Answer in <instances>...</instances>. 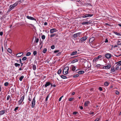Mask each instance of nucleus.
Wrapping results in <instances>:
<instances>
[{
  "label": "nucleus",
  "instance_id": "bf43d9fd",
  "mask_svg": "<svg viewBox=\"0 0 121 121\" xmlns=\"http://www.w3.org/2000/svg\"><path fill=\"white\" fill-rule=\"evenodd\" d=\"M59 52V50H55L54 51V52L55 53H57Z\"/></svg>",
  "mask_w": 121,
  "mask_h": 121
},
{
  "label": "nucleus",
  "instance_id": "c85d7f7f",
  "mask_svg": "<svg viewBox=\"0 0 121 121\" xmlns=\"http://www.w3.org/2000/svg\"><path fill=\"white\" fill-rule=\"evenodd\" d=\"M8 52L10 53H11L12 52V51L11 49L10 48H8L7 49Z\"/></svg>",
  "mask_w": 121,
  "mask_h": 121
},
{
  "label": "nucleus",
  "instance_id": "f03ea898",
  "mask_svg": "<svg viewBox=\"0 0 121 121\" xmlns=\"http://www.w3.org/2000/svg\"><path fill=\"white\" fill-rule=\"evenodd\" d=\"M87 38V36H85L80 38L78 42L79 43H82L83 42L85 41Z\"/></svg>",
  "mask_w": 121,
  "mask_h": 121
},
{
  "label": "nucleus",
  "instance_id": "6ab92c4d",
  "mask_svg": "<svg viewBox=\"0 0 121 121\" xmlns=\"http://www.w3.org/2000/svg\"><path fill=\"white\" fill-rule=\"evenodd\" d=\"M5 110H1L0 111V115H2L4 114L5 113Z\"/></svg>",
  "mask_w": 121,
  "mask_h": 121
},
{
  "label": "nucleus",
  "instance_id": "58836bf2",
  "mask_svg": "<svg viewBox=\"0 0 121 121\" xmlns=\"http://www.w3.org/2000/svg\"><path fill=\"white\" fill-rule=\"evenodd\" d=\"M37 54V52L36 51H34L33 52V54L35 56Z\"/></svg>",
  "mask_w": 121,
  "mask_h": 121
},
{
  "label": "nucleus",
  "instance_id": "bb28decb",
  "mask_svg": "<svg viewBox=\"0 0 121 121\" xmlns=\"http://www.w3.org/2000/svg\"><path fill=\"white\" fill-rule=\"evenodd\" d=\"M61 77L64 79H65L67 78V77L66 76H64V75H62L60 76Z\"/></svg>",
  "mask_w": 121,
  "mask_h": 121
},
{
  "label": "nucleus",
  "instance_id": "39448f33",
  "mask_svg": "<svg viewBox=\"0 0 121 121\" xmlns=\"http://www.w3.org/2000/svg\"><path fill=\"white\" fill-rule=\"evenodd\" d=\"M111 65L110 64H109L106 66H104L103 67V69H109L111 67Z\"/></svg>",
  "mask_w": 121,
  "mask_h": 121
},
{
  "label": "nucleus",
  "instance_id": "a878e982",
  "mask_svg": "<svg viewBox=\"0 0 121 121\" xmlns=\"http://www.w3.org/2000/svg\"><path fill=\"white\" fill-rule=\"evenodd\" d=\"M84 72L83 71H79L78 73L79 74H81L84 73Z\"/></svg>",
  "mask_w": 121,
  "mask_h": 121
},
{
  "label": "nucleus",
  "instance_id": "412c9836",
  "mask_svg": "<svg viewBox=\"0 0 121 121\" xmlns=\"http://www.w3.org/2000/svg\"><path fill=\"white\" fill-rule=\"evenodd\" d=\"M113 33L115 34L118 36H121V35L119 33H118L116 32H114Z\"/></svg>",
  "mask_w": 121,
  "mask_h": 121
},
{
  "label": "nucleus",
  "instance_id": "7c9ffc66",
  "mask_svg": "<svg viewBox=\"0 0 121 121\" xmlns=\"http://www.w3.org/2000/svg\"><path fill=\"white\" fill-rule=\"evenodd\" d=\"M117 44L118 45H121V42L120 41H118L117 42Z\"/></svg>",
  "mask_w": 121,
  "mask_h": 121
},
{
  "label": "nucleus",
  "instance_id": "f8f14e48",
  "mask_svg": "<svg viewBox=\"0 0 121 121\" xmlns=\"http://www.w3.org/2000/svg\"><path fill=\"white\" fill-rule=\"evenodd\" d=\"M23 54L22 52L20 53L17 54L16 55V56L17 57H20L23 55Z\"/></svg>",
  "mask_w": 121,
  "mask_h": 121
},
{
  "label": "nucleus",
  "instance_id": "680f3d73",
  "mask_svg": "<svg viewBox=\"0 0 121 121\" xmlns=\"http://www.w3.org/2000/svg\"><path fill=\"white\" fill-rule=\"evenodd\" d=\"M28 100L29 101H31V98H30V97H29Z\"/></svg>",
  "mask_w": 121,
  "mask_h": 121
},
{
  "label": "nucleus",
  "instance_id": "a19ab883",
  "mask_svg": "<svg viewBox=\"0 0 121 121\" xmlns=\"http://www.w3.org/2000/svg\"><path fill=\"white\" fill-rule=\"evenodd\" d=\"M9 84L8 82H6L4 83V85L5 86H7Z\"/></svg>",
  "mask_w": 121,
  "mask_h": 121
},
{
  "label": "nucleus",
  "instance_id": "dca6fc26",
  "mask_svg": "<svg viewBox=\"0 0 121 121\" xmlns=\"http://www.w3.org/2000/svg\"><path fill=\"white\" fill-rule=\"evenodd\" d=\"M77 51H75L74 52H73L71 53L70 54V55L71 56H73L75 55H76L77 53Z\"/></svg>",
  "mask_w": 121,
  "mask_h": 121
},
{
  "label": "nucleus",
  "instance_id": "a211bd4d",
  "mask_svg": "<svg viewBox=\"0 0 121 121\" xmlns=\"http://www.w3.org/2000/svg\"><path fill=\"white\" fill-rule=\"evenodd\" d=\"M110 71L111 73H113L115 71V70L114 69V67H112Z\"/></svg>",
  "mask_w": 121,
  "mask_h": 121
},
{
  "label": "nucleus",
  "instance_id": "4be33fe9",
  "mask_svg": "<svg viewBox=\"0 0 121 121\" xmlns=\"http://www.w3.org/2000/svg\"><path fill=\"white\" fill-rule=\"evenodd\" d=\"M76 67L74 66L73 65V66L72 68V71H74L76 69Z\"/></svg>",
  "mask_w": 121,
  "mask_h": 121
},
{
  "label": "nucleus",
  "instance_id": "338daca9",
  "mask_svg": "<svg viewBox=\"0 0 121 121\" xmlns=\"http://www.w3.org/2000/svg\"><path fill=\"white\" fill-rule=\"evenodd\" d=\"M80 109L81 110L83 108V107L82 106H80Z\"/></svg>",
  "mask_w": 121,
  "mask_h": 121
},
{
  "label": "nucleus",
  "instance_id": "37998d69",
  "mask_svg": "<svg viewBox=\"0 0 121 121\" xmlns=\"http://www.w3.org/2000/svg\"><path fill=\"white\" fill-rule=\"evenodd\" d=\"M19 1H17L14 4V5H15V6H16L17 5L18 3H19Z\"/></svg>",
  "mask_w": 121,
  "mask_h": 121
},
{
  "label": "nucleus",
  "instance_id": "774afa93",
  "mask_svg": "<svg viewBox=\"0 0 121 121\" xmlns=\"http://www.w3.org/2000/svg\"><path fill=\"white\" fill-rule=\"evenodd\" d=\"M61 99H62L61 97H60L59 99V101H60L61 100Z\"/></svg>",
  "mask_w": 121,
  "mask_h": 121
},
{
  "label": "nucleus",
  "instance_id": "c9c22d12",
  "mask_svg": "<svg viewBox=\"0 0 121 121\" xmlns=\"http://www.w3.org/2000/svg\"><path fill=\"white\" fill-rule=\"evenodd\" d=\"M27 59V58L26 56H24V57H23L22 59V60L23 61H24L25 60H26Z\"/></svg>",
  "mask_w": 121,
  "mask_h": 121
},
{
  "label": "nucleus",
  "instance_id": "423d86ee",
  "mask_svg": "<svg viewBox=\"0 0 121 121\" xmlns=\"http://www.w3.org/2000/svg\"><path fill=\"white\" fill-rule=\"evenodd\" d=\"M93 14H86L83 15L82 16V17L84 18H86L88 17H90L93 16Z\"/></svg>",
  "mask_w": 121,
  "mask_h": 121
},
{
  "label": "nucleus",
  "instance_id": "864d4df0",
  "mask_svg": "<svg viewBox=\"0 0 121 121\" xmlns=\"http://www.w3.org/2000/svg\"><path fill=\"white\" fill-rule=\"evenodd\" d=\"M108 40L107 38L105 39V40L104 41V42L105 43H108Z\"/></svg>",
  "mask_w": 121,
  "mask_h": 121
},
{
  "label": "nucleus",
  "instance_id": "de8ad7c7",
  "mask_svg": "<svg viewBox=\"0 0 121 121\" xmlns=\"http://www.w3.org/2000/svg\"><path fill=\"white\" fill-rule=\"evenodd\" d=\"M79 75L78 74H77L73 76V77L74 78L77 77L79 76Z\"/></svg>",
  "mask_w": 121,
  "mask_h": 121
},
{
  "label": "nucleus",
  "instance_id": "aec40b11",
  "mask_svg": "<svg viewBox=\"0 0 121 121\" xmlns=\"http://www.w3.org/2000/svg\"><path fill=\"white\" fill-rule=\"evenodd\" d=\"M109 83V82L107 81H106L104 82V85L106 86H108Z\"/></svg>",
  "mask_w": 121,
  "mask_h": 121
},
{
  "label": "nucleus",
  "instance_id": "4d7b16f0",
  "mask_svg": "<svg viewBox=\"0 0 121 121\" xmlns=\"http://www.w3.org/2000/svg\"><path fill=\"white\" fill-rule=\"evenodd\" d=\"M99 90L100 91H102V89L101 87H99Z\"/></svg>",
  "mask_w": 121,
  "mask_h": 121
},
{
  "label": "nucleus",
  "instance_id": "72a5a7b5",
  "mask_svg": "<svg viewBox=\"0 0 121 121\" xmlns=\"http://www.w3.org/2000/svg\"><path fill=\"white\" fill-rule=\"evenodd\" d=\"M115 69L116 70H117L118 69L119 67V66L116 65L115 66Z\"/></svg>",
  "mask_w": 121,
  "mask_h": 121
},
{
  "label": "nucleus",
  "instance_id": "c03bdc74",
  "mask_svg": "<svg viewBox=\"0 0 121 121\" xmlns=\"http://www.w3.org/2000/svg\"><path fill=\"white\" fill-rule=\"evenodd\" d=\"M74 99V98H70L69 99V101H72L73 99Z\"/></svg>",
  "mask_w": 121,
  "mask_h": 121
},
{
  "label": "nucleus",
  "instance_id": "9b49d317",
  "mask_svg": "<svg viewBox=\"0 0 121 121\" xmlns=\"http://www.w3.org/2000/svg\"><path fill=\"white\" fill-rule=\"evenodd\" d=\"M14 7L13 6V5H10L9 7V11H10L13 9L14 8Z\"/></svg>",
  "mask_w": 121,
  "mask_h": 121
},
{
  "label": "nucleus",
  "instance_id": "6e6552de",
  "mask_svg": "<svg viewBox=\"0 0 121 121\" xmlns=\"http://www.w3.org/2000/svg\"><path fill=\"white\" fill-rule=\"evenodd\" d=\"M81 32H78L74 34L73 35V37L74 38H76L77 37L79 36L81 34Z\"/></svg>",
  "mask_w": 121,
  "mask_h": 121
},
{
  "label": "nucleus",
  "instance_id": "20e7f679",
  "mask_svg": "<svg viewBox=\"0 0 121 121\" xmlns=\"http://www.w3.org/2000/svg\"><path fill=\"white\" fill-rule=\"evenodd\" d=\"M35 97L33 99L31 103V107L34 108L35 104Z\"/></svg>",
  "mask_w": 121,
  "mask_h": 121
},
{
  "label": "nucleus",
  "instance_id": "5701e85b",
  "mask_svg": "<svg viewBox=\"0 0 121 121\" xmlns=\"http://www.w3.org/2000/svg\"><path fill=\"white\" fill-rule=\"evenodd\" d=\"M78 61V60L77 59H75L72 61L71 62V63H74L75 62H77Z\"/></svg>",
  "mask_w": 121,
  "mask_h": 121
},
{
  "label": "nucleus",
  "instance_id": "473e14b6",
  "mask_svg": "<svg viewBox=\"0 0 121 121\" xmlns=\"http://www.w3.org/2000/svg\"><path fill=\"white\" fill-rule=\"evenodd\" d=\"M31 54V53L30 52H28L26 54V56H29Z\"/></svg>",
  "mask_w": 121,
  "mask_h": 121
},
{
  "label": "nucleus",
  "instance_id": "2f4dec72",
  "mask_svg": "<svg viewBox=\"0 0 121 121\" xmlns=\"http://www.w3.org/2000/svg\"><path fill=\"white\" fill-rule=\"evenodd\" d=\"M47 51V50L46 48H45L43 49V53H45Z\"/></svg>",
  "mask_w": 121,
  "mask_h": 121
},
{
  "label": "nucleus",
  "instance_id": "4c0bfd02",
  "mask_svg": "<svg viewBox=\"0 0 121 121\" xmlns=\"http://www.w3.org/2000/svg\"><path fill=\"white\" fill-rule=\"evenodd\" d=\"M56 35V34H54L51 35H50V37L51 38L52 37L55 36Z\"/></svg>",
  "mask_w": 121,
  "mask_h": 121
},
{
  "label": "nucleus",
  "instance_id": "ddd939ff",
  "mask_svg": "<svg viewBox=\"0 0 121 121\" xmlns=\"http://www.w3.org/2000/svg\"><path fill=\"white\" fill-rule=\"evenodd\" d=\"M90 103V101H85L84 104V106L85 107L87 106L88 105V104H89Z\"/></svg>",
  "mask_w": 121,
  "mask_h": 121
},
{
  "label": "nucleus",
  "instance_id": "0eeeda50",
  "mask_svg": "<svg viewBox=\"0 0 121 121\" xmlns=\"http://www.w3.org/2000/svg\"><path fill=\"white\" fill-rule=\"evenodd\" d=\"M58 30L55 28H52L50 30V32L51 33H52L55 32H56Z\"/></svg>",
  "mask_w": 121,
  "mask_h": 121
},
{
  "label": "nucleus",
  "instance_id": "0e129e2a",
  "mask_svg": "<svg viewBox=\"0 0 121 121\" xmlns=\"http://www.w3.org/2000/svg\"><path fill=\"white\" fill-rule=\"evenodd\" d=\"M47 23L46 22H45L44 23V25L45 26H46L47 25Z\"/></svg>",
  "mask_w": 121,
  "mask_h": 121
},
{
  "label": "nucleus",
  "instance_id": "c756f323",
  "mask_svg": "<svg viewBox=\"0 0 121 121\" xmlns=\"http://www.w3.org/2000/svg\"><path fill=\"white\" fill-rule=\"evenodd\" d=\"M117 65L119 66H120L121 65V61L118 62Z\"/></svg>",
  "mask_w": 121,
  "mask_h": 121
},
{
  "label": "nucleus",
  "instance_id": "79ce46f5",
  "mask_svg": "<svg viewBox=\"0 0 121 121\" xmlns=\"http://www.w3.org/2000/svg\"><path fill=\"white\" fill-rule=\"evenodd\" d=\"M61 69H59L57 73L58 74H60L61 73Z\"/></svg>",
  "mask_w": 121,
  "mask_h": 121
},
{
  "label": "nucleus",
  "instance_id": "4468645a",
  "mask_svg": "<svg viewBox=\"0 0 121 121\" xmlns=\"http://www.w3.org/2000/svg\"><path fill=\"white\" fill-rule=\"evenodd\" d=\"M51 84V83L49 82H47L44 85L45 87H46Z\"/></svg>",
  "mask_w": 121,
  "mask_h": 121
},
{
  "label": "nucleus",
  "instance_id": "49530a36",
  "mask_svg": "<svg viewBox=\"0 0 121 121\" xmlns=\"http://www.w3.org/2000/svg\"><path fill=\"white\" fill-rule=\"evenodd\" d=\"M39 41V39L38 38H37L36 39L35 41L36 43H38Z\"/></svg>",
  "mask_w": 121,
  "mask_h": 121
},
{
  "label": "nucleus",
  "instance_id": "13d9d810",
  "mask_svg": "<svg viewBox=\"0 0 121 121\" xmlns=\"http://www.w3.org/2000/svg\"><path fill=\"white\" fill-rule=\"evenodd\" d=\"M23 68H22V67H21L19 69V70H22L23 69Z\"/></svg>",
  "mask_w": 121,
  "mask_h": 121
},
{
  "label": "nucleus",
  "instance_id": "6e6d98bb",
  "mask_svg": "<svg viewBox=\"0 0 121 121\" xmlns=\"http://www.w3.org/2000/svg\"><path fill=\"white\" fill-rule=\"evenodd\" d=\"M100 119L99 118H96L94 121H99Z\"/></svg>",
  "mask_w": 121,
  "mask_h": 121
},
{
  "label": "nucleus",
  "instance_id": "ea45409f",
  "mask_svg": "<svg viewBox=\"0 0 121 121\" xmlns=\"http://www.w3.org/2000/svg\"><path fill=\"white\" fill-rule=\"evenodd\" d=\"M45 36L44 35H43L42 36L41 38L43 40L45 39Z\"/></svg>",
  "mask_w": 121,
  "mask_h": 121
},
{
  "label": "nucleus",
  "instance_id": "1a4fd4ad",
  "mask_svg": "<svg viewBox=\"0 0 121 121\" xmlns=\"http://www.w3.org/2000/svg\"><path fill=\"white\" fill-rule=\"evenodd\" d=\"M26 17L28 19L32 20H34L35 21L36 20V19L31 17L29 16H27Z\"/></svg>",
  "mask_w": 121,
  "mask_h": 121
},
{
  "label": "nucleus",
  "instance_id": "5fc2aeb1",
  "mask_svg": "<svg viewBox=\"0 0 121 121\" xmlns=\"http://www.w3.org/2000/svg\"><path fill=\"white\" fill-rule=\"evenodd\" d=\"M49 95H48L47 96V97L46 98V99H45V100L46 101H47V100H48V98H49Z\"/></svg>",
  "mask_w": 121,
  "mask_h": 121
},
{
  "label": "nucleus",
  "instance_id": "9d476101",
  "mask_svg": "<svg viewBox=\"0 0 121 121\" xmlns=\"http://www.w3.org/2000/svg\"><path fill=\"white\" fill-rule=\"evenodd\" d=\"M105 56L106 58L109 59L110 58L111 56L110 54L107 53L105 55Z\"/></svg>",
  "mask_w": 121,
  "mask_h": 121
},
{
  "label": "nucleus",
  "instance_id": "e433bc0d",
  "mask_svg": "<svg viewBox=\"0 0 121 121\" xmlns=\"http://www.w3.org/2000/svg\"><path fill=\"white\" fill-rule=\"evenodd\" d=\"M115 93L117 95L119 94V92L117 90H116L115 91Z\"/></svg>",
  "mask_w": 121,
  "mask_h": 121
},
{
  "label": "nucleus",
  "instance_id": "7ed1b4c3",
  "mask_svg": "<svg viewBox=\"0 0 121 121\" xmlns=\"http://www.w3.org/2000/svg\"><path fill=\"white\" fill-rule=\"evenodd\" d=\"M24 97L25 96L24 95L20 98V99L18 101V105H20L22 104V102L24 100Z\"/></svg>",
  "mask_w": 121,
  "mask_h": 121
},
{
  "label": "nucleus",
  "instance_id": "b1692460",
  "mask_svg": "<svg viewBox=\"0 0 121 121\" xmlns=\"http://www.w3.org/2000/svg\"><path fill=\"white\" fill-rule=\"evenodd\" d=\"M14 65L16 67H19L20 65L19 64L17 63H15L14 64Z\"/></svg>",
  "mask_w": 121,
  "mask_h": 121
},
{
  "label": "nucleus",
  "instance_id": "052dcab7",
  "mask_svg": "<svg viewBox=\"0 0 121 121\" xmlns=\"http://www.w3.org/2000/svg\"><path fill=\"white\" fill-rule=\"evenodd\" d=\"M3 35V32H0V35L1 36L2 35Z\"/></svg>",
  "mask_w": 121,
  "mask_h": 121
},
{
  "label": "nucleus",
  "instance_id": "2eb2a0df",
  "mask_svg": "<svg viewBox=\"0 0 121 121\" xmlns=\"http://www.w3.org/2000/svg\"><path fill=\"white\" fill-rule=\"evenodd\" d=\"M91 23L90 21H89L88 22H83L81 23L82 24V25H85L86 24H90Z\"/></svg>",
  "mask_w": 121,
  "mask_h": 121
},
{
  "label": "nucleus",
  "instance_id": "8fccbe9b",
  "mask_svg": "<svg viewBox=\"0 0 121 121\" xmlns=\"http://www.w3.org/2000/svg\"><path fill=\"white\" fill-rule=\"evenodd\" d=\"M85 5L86 6H88V5H91V4H90V3H86L85 4Z\"/></svg>",
  "mask_w": 121,
  "mask_h": 121
},
{
  "label": "nucleus",
  "instance_id": "f257e3e1",
  "mask_svg": "<svg viewBox=\"0 0 121 121\" xmlns=\"http://www.w3.org/2000/svg\"><path fill=\"white\" fill-rule=\"evenodd\" d=\"M69 69V68L68 66L65 67L63 70V73L64 74H68V70Z\"/></svg>",
  "mask_w": 121,
  "mask_h": 121
},
{
  "label": "nucleus",
  "instance_id": "69168bd1",
  "mask_svg": "<svg viewBox=\"0 0 121 121\" xmlns=\"http://www.w3.org/2000/svg\"><path fill=\"white\" fill-rule=\"evenodd\" d=\"M77 113V112H73V115H76Z\"/></svg>",
  "mask_w": 121,
  "mask_h": 121
},
{
  "label": "nucleus",
  "instance_id": "f3484780",
  "mask_svg": "<svg viewBox=\"0 0 121 121\" xmlns=\"http://www.w3.org/2000/svg\"><path fill=\"white\" fill-rule=\"evenodd\" d=\"M32 68L34 70H35L36 69V66L35 64L32 65Z\"/></svg>",
  "mask_w": 121,
  "mask_h": 121
},
{
  "label": "nucleus",
  "instance_id": "cd10ccee",
  "mask_svg": "<svg viewBox=\"0 0 121 121\" xmlns=\"http://www.w3.org/2000/svg\"><path fill=\"white\" fill-rule=\"evenodd\" d=\"M24 76H22L20 78H19V80L20 81H22L23 79L24 78Z\"/></svg>",
  "mask_w": 121,
  "mask_h": 121
},
{
  "label": "nucleus",
  "instance_id": "09e8293b",
  "mask_svg": "<svg viewBox=\"0 0 121 121\" xmlns=\"http://www.w3.org/2000/svg\"><path fill=\"white\" fill-rule=\"evenodd\" d=\"M18 107H16L15 108V109H14V111H15V112H16V110H17L18 109Z\"/></svg>",
  "mask_w": 121,
  "mask_h": 121
},
{
  "label": "nucleus",
  "instance_id": "e2e57ef3",
  "mask_svg": "<svg viewBox=\"0 0 121 121\" xmlns=\"http://www.w3.org/2000/svg\"><path fill=\"white\" fill-rule=\"evenodd\" d=\"M94 112H90L89 113L90 114H94Z\"/></svg>",
  "mask_w": 121,
  "mask_h": 121
},
{
  "label": "nucleus",
  "instance_id": "603ef678",
  "mask_svg": "<svg viewBox=\"0 0 121 121\" xmlns=\"http://www.w3.org/2000/svg\"><path fill=\"white\" fill-rule=\"evenodd\" d=\"M51 48L52 49H54L55 48V46L54 45H53L51 46Z\"/></svg>",
  "mask_w": 121,
  "mask_h": 121
},
{
  "label": "nucleus",
  "instance_id": "393cba45",
  "mask_svg": "<svg viewBox=\"0 0 121 121\" xmlns=\"http://www.w3.org/2000/svg\"><path fill=\"white\" fill-rule=\"evenodd\" d=\"M98 60L96 57H95L93 59V61L95 63L97 61H98Z\"/></svg>",
  "mask_w": 121,
  "mask_h": 121
},
{
  "label": "nucleus",
  "instance_id": "3c124183",
  "mask_svg": "<svg viewBox=\"0 0 121 121\" xmlns=\"http://www.w3.org/2000/svg\"><path fill=\"white\" fill-rule=\"evenodd\" d=\"M100 65H101L99 64H98L96 65L95 67H96L98 68V67H99L100 66Z\"/></svg>",
  "mask_w": 121,
  "mask_h": 121
},
{
  "label": "nucleus",
  "instance_id": "a18cd8bd",
  "mask_svg": "<svg viewBox=\"0 0 121 121\" xmlns=\"http://www.w3.org/2000/svg\"><path fill=\"white\" fill-rule=\"evenodd\" d=\"M102 56L101 55H99L97 57H96L97 59L98 60L99 58L101 57Z\"/></svg>",
  "mask_w": 121,
  "mask_h": 121
},
{
  "label": "nucleus",
  "instance_id": "f704fd0d",
  "mask_svg": "<svg viewBox=\"0 0 121 121\" xmlns=\"http://www.w3.org/2000/svg\"><path fill=\"white\" fill-rule=\"evenodd\" d=\"M10 98L11 99V98L10 97V96L9 95H8L7 98V100H8Z\"/></svg>",
  "mask_w": 121,
  "mask_h": 121
}]
</instances>
